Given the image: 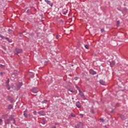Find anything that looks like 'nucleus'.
<instances>
[{
	"label": "nucleus",
	"mask_w": 128,
	"mask_h": 128,
	"mask_svg": "<svg viewBox=\"0 0 128 128\" xmlns=\"http://www.w3.org/2000/svg\"><path fill=\"white\" fill-rule=\"evenodd\" d=\"M22 50L19 48H16L15 50L14 51V54H22Z\"/></svg>",
	"instance_id": "obj_1"
},
{
	"label": "nucleus",
	"mask_w": 128,
	"mask_h": 128,
	"mask_svg": "<svg viewBox=\"0 0 128 128\" xmlns=\"http://www.w3.org/2000/svg\"><path fill=\"white\" fill-rule=\"evenodd\" d=\"M22 82H20L17 84H16V86L14 88V90H18L22 88Z\"/></svg>",
	"instance_id": "obj_2"
},
{
	"label": "nucleus",
	"mask_w": 128,
	"mask_h": 128,
	"mask_svg": "<svg viewBox=\"0 0 128 128\" xmlns=\"http://www.w3.org/2000/svg\"><path fill=\"white\" fill-rule=\"evenodd\" d=\"M75 128H84V122H80L75 125Z\"/></svg>",
	"instance_id": "obj_3"
},
{
	"label": "nucleus",
	"mask_w": 128,
	"mask_h": 128,
	"mask_svg": "<svg viewBox=\"0 0 128 128\" xmlns=\"http://www.w3.org/2000/svg\"><path fill=\"white\" fill-rule=\"evenodd\" d=\"M44 0L45 2H46L47 4H48L49 6H50L52 8V6H54V4L50 1L48 0Z\"/></svg>",
	"instance_id": "obj_4"
},
{
	"label": "nucleus",
	"mask_w": 128,
	"mask_h": 128,
	"mask_svg": "<svg viewBox=\"0 0 128 128\" xmlns=\"http://www.w3.org/2000/svg\"><path fill=\"white\" fill-rule=\"evenodd\" d=\"M32 92L34 94H38V88H33L32 90Z\"/></svg>",
	"instance_id": "obj_5"
},
{
	"label": "nucleus",
	"mask_w": 128,
	"mask_h": 128,
	"mask_svg": "<svg viewBox=\"0 0 128 128\" xmlns=\"http://www.w3.org/2000/svg\"><path fill=\"white\" fill-rule=\"evenodd\" d=\"M76 106L77 108H82V104H80V102L78 101L76 102Z\"/></svg>",
	"instance_id": "obj_6"
},
{
	"label": "nucleus",
	"mask_w": 128,
	"mask_h": 128,
	"mask_svg": "<svg viewBox=\"0 0 128 128\" xmlns=\"http://www.w3.org/2000/svg\"><path fill=\"white\" fill-rule=\"evenodd\" d=\"M8 100L11 102V104H12L14 102V98H12V96H8Z\"/></svg>",
	"instance_id": "obj_7"
},
{
	"label": "nucleus",
	"mask_w": 128,
	"mask_h": 128,
	"mask_svg": "<svg viewBox=\"0 0 128 128\" xmlns=\"http://www.w3.org/2000/svg\"><path fill=\"white\" fill-rule=\"evenodd\" d=\"M80 96L81 98H83V100H86V96H84V94L82 92V93H79Z\"/></svg>",
	"instance_id": "obj_8"
},
{
	"label": "nucleus",
	"mask_w": 128,
	"mask_h": 128,
	"mask_svg": "<svg viewBox=\"0 0 128 128\" xmlns=\"http://www.w3.org/2000/svg\"><path fill=\"white\" fill-rule=\"evenodd\" d=\"M90 74H96V71L92 69H91L90 70Z\"/></svg>",
	"instance_id": "obj_9"
},
{
	"label": "nucleus",
	"mask_w": 128,
	"mask_h": 128,
	"mask_svg": "<svg viewBox=\"0 0 128 128\" xmlns=\"http://www.w3.org/2000/svg\"><path fill=\"white\" fill-rule=\"evenodd\" d=\"M120 118L122 120H124L126 118V116L124 114H121Z\"/></svg>",
	"instance_id": "obj_10"
},
{
	"label": "nucleus",
	"mask_w": 128,
	"mask_h": 128,
	"mask_svg": "<svg viewBox=\"0 0 128 128\" xmlns=\"http://www.w3.org/2000/svg\"><path fill=\"white\" fill-rule=\"evenodd\" d=\"M68 10L66 8H64L63 9V14H68Z\"/></svg>",
	"instance_id": "obj_11"
},
{
	"label": "nucleus",
	"mask_w": 128,
	"mask_h": 128,
	"mask_svg": "<svg viewBox=\"0 0 128 128\" xmlns=\"http://www.w3.org/2000/svg\"><path fill=\"white\" fill-rule=\"evenodd\" d=\"M4 123L6 124H10V121L8 118L5 120Z\"/></svg>",
	"instance_id": "obj_12"
},
{
	"label": "nucleus",
	"mask_w": 128,
	"mask_h": 128,
	"mask_svg": "<svg viewBox=\"0 0 128 128\" xmlns=\"http://www.w3.org/2000/svg\"><path fill=\"white\" fill-rule=\"evenodd\" d=\"M100 84H102V86L106 85V82L104 81V80H100Z\"/></svg>",
	"instance_id": "obj_13"
},
{
	"label": "nucleus",
	"mask_w": 128,
	"mask_h": 128,
	"mask_svg": "<svg viewBox=\"0 0 128 128\" xmlns=\"http://www.w3.org/2000/svg\"><path fill=\"white\" fill-rule=\"evenodd\" d=\"M110 64L111 68H112L114 66V64H115L114 62L112 61L111 62H110Z\"/></svg>",
	"instance_id": "obj_14"
},
{
	"label": "nucleus",
	"mask_w": 128,
	"mask_h": 128,
	"mask_svg": "<svg viewBox=\"0 0 128 128\" xmlns=\"http://www.w3.org/2000/svg\"><path fill=\"white\" fill-rule=\"evenodd\" d=\"M8 119L10 122L11 120H14V116L11 115Z\"/></svg>",
	"instance_id": "obj_15"
},
{
	"label": "nucleus",
	"mask_w": 128,
	"mask_h": 128,
	"mask_svg": "<svg viewBox=\"0 0 128 128\" xmlns=\"http://www.w3.org/2000/svg\"><path fill=\"white\" fill-rule=\"evenodd\" d=\"M24 116H25V118H28V116H29V118H30V114H28V113L26 112H24Z\"/></svg>",
	"instance_id": "obj_16"
},
{
	"label": "nucleus",
	"mask_w": 128,
	"mask_h": 128,
	"mask_svg": "<svg viewBox=\"0 0 128 128\" xmlns=\"http://www.w3.org/2000/svg\"><path fill=\"white\" fill-rule=\"evenodd\" d=\"M8 116V114H4L2 116V118H7Z\"/></svg>",
	"instance_id": "obj_17"
},
{
	"label": "nucleus",
	"mask_w": 128,
	"mask_h": 128,
	"mask_svg": "<svg viewBox=\"0 0 128 128\" xmlns=\"http://www.w3.org/2000/svg\"><path fill=\"white\" fill-rule=\"evenodd\" d=\"M84 45L85 48H86V50H88L90 46H88V44H84Z\"/></svg>",
	"instance_id": "obj_18"
},
{
	"label": "nucleus",
	"mask_w": 128,
	"mask_h": 128,
	"mask_svg": "<svg viewBox=\"0 0 128 128\" xmlns=\"http://www.w3.org/2000/svg\"><path fill=\"white\" fill-rule=\"evenodd\" d=\"M14 106H12V104H9V106H8V110H12V108H13Z\"/></svg>",
	"instance_id": "obj_19"
},
{
	"label": "nucleus",
	"mask_w": 128,
	"mask_h": 128,
	"mask_svg": "<svg viewBox=\"0 0 128 128\" xmlns=\"http://www.w3.org/2000/svg\"><path fill=\"white\" fill-rule=\"evenodd\" d=\"M100 122H104V118H100Z\"/></svg>",
	"instance_id": "obj_20"
},
{
	"label": "nucleus",
	"mask_w": 128,
	"mask_h": 128,
	"mask_svg": "<svg viewBox=\"0 0 128 128\" xmlns=\"http://www.w3.org/2000/svg\"><path fill=\"white\" fill-rule=\"evenodd\" d=\"M0 38H2V40H5L6 37H4V36H3L2 34H0Z\"/></svg>",
	"instance_id": "obj_21"
},
{
	"label": "nucleus",
	"mask_w": 128,
	"mask_h": 128,
	"mask_svg": "<svg viewBox=\"0 0 128 128\" xmlns=\"http://www.w3.org/2000/svg\"><path fill=\"white\" fill-rule=\"evenodd\" d=\"M5 40H7V42H10V38H8L5 37Z\"/></svg>",
	"instance_id": "obj_22"
},
{
	"label": "nucleus",
	"mask_w": 128,
	"mask_h": 128,
	"mask_svg": "<svg viewBox=\"0 0 128 128\" xmlns=\"http://www.w3.org/2000/svg\"><path fill=\"white\" fill-rule=\"evenodd\" d=\"M48 102V100H44V101L42 102V104H46Z\"/></svg>",
	"instance_id": "obj_23"
},
{
	"label": "nucleus",
	"mask_w": 128,
	"mask_h": 128,
	"mask_svg": "<svg viewBox=\"0 0 128 128\" xmlns=\"http://www.w3.org/2000/svg\"><path fill=\"white\" fill-rule=\"evenodd\" d=\"M71 116L72 118H74V116H76V114H74V113H72L71 114Z\"/></svg>",
	"instance_id": "obj_24"
},
{
	"label": "nucleus",
	"mask_w": 128,
	"mask_h": 128,
	"mask_svg": "<svg viewBox=\"0 0 128 128\" xmlns=\"http://www.w3.org/2000/svg\"><path fill=\"white\" fill-rule=\"evenodd\" d=\"M2 48L3 50H6V46H2Z\"/></svg>",
	"instance_id": "obj_25"
},
{
	"label": "nucleus",
	"mask_w": 128,
	"mask_h": 128,
	"mask_svg": "<svg viewBox=\"0 0 128 128\" xmlns=\"http://www.w3.org/2000/svg\"><path fill=\"white\" fill-rule=\"evenodd\" d=\"M8 32H10V34H12V29H8Z\"/></svg>",
	"instance_id": "obj_26"
},
{
	"label": "nucleus",
	"mask_w": 128,
	"mask_h": 128,
	"mask_svg": "<svg viewBox=\"0 0 128 128\" xmlns=\"http://www.w3.org/2000/svg\"><path fill=\"white\" fill-rule=\"evenodd\" d=\"M0 68H4V66L2 64H0Z\"/></svg>",
	"instance_id": "obj_27"
},
{
	"label": "nucleus",
	"mask_w": 128,
	"mask_h": 128,
	"mask_svg": "<svg viewBox=\"0 0 128 128\" xmlns=\"http://www.w3.org/2000/svg\"><path fill=\"white\" fill-rule=\"evenodd\" d=\"M9 82H10V79L8 78V80L6 81V84H9Z\"/></svg>",
	"instance_id": "obj_28"
},
{
	"label": "nucleus",
	"mask_w": 128,
	"mask_h": 128,
	"mask_svg": "<svg viewBox=\"0 0 128 128\" xmlns=\"http://www.w3.org/2000/svg\"><path fill=\"white\" fill-rule=\"evenodd\" d=\"M76 88L77 90H80V87H78V85L76 86Z\"/></svg>",
	"instance_id": "obj_29"
},
{
	"label": "nucleus",
	"mask_w": 128,
	"mask_h": 128,
	"mask_svg": "<svg viewBox=\"0 0 128 128\" xmlns=\"http://www.w3.org/2000/svg\"><path fill=\"white\" fill-rule=\"evenodd\" d=\"M104 32V28H102L101 29V32Z\"/></svg>",
	"instance_id": "obj_30"
},
{
	"label": "nucleus",
	"mask_w": 128,
	"mask_h": 128,
	"mask_svg": "<svg viewBox=\"0 0 128 128\" xmlns=\"http://www.w3.org/2000/svg\"><path fill=\"white\" fill-rule=\"evenodd\" d=\"M6 88L8 90H10V86L6 87Z\"/></svg>",
	"instance_id": "obj_31"
},
{
	"label": "nucleus",
	"mask_w": 128,
	"mask_h": 128,
	"mask_svg": "<svg viewBox=\"0 0 128 128\" xmlns=\"http://www.w3.org/2000/svg\"><path fill=\"white\" fill-rule=\"evenodd\" d=\"M78 92H79V94H82V90H80V89L78 90Z\"/></svg>",
	"instance_id": "obj_32"
},
{
	"label": "nucleus",
	"mask_w": 128,
	"mask_h": 128,
	"mask_svg": "<svg viewBox=\"0 0 128 128\" xmlns=\"http://www.w3.org/2000/svg\"><path fill=\"white\" fill-rule=\"evenodd\" d=\"M119 24H120V21H117V26H118Z\"/></svg>",
	"instance_id": "obj_33"
},
{
	"label": "nucleus",
	"mask_w": 128,
	"mask_h": 128,
	"mask_svg": "<svg viewBox=\"0 0 128 128\" xmlns=\"http://www.w3.org/2000/svg\"><path fill=\"white\" fill-rule=\"evenodd\" d=\"M74 80H78V77H75V78H74Z\"/></svg>",
	"instance_id": "obj_34"
},
{
	"label": "nucleus",
	"mask_w": 128,
	"mask_h": 128,
	"mask_svg": "<svg viewBox=\"0 0 128 128\" xmlns=\"http://www.w3.org/2000/svg\"><path fill=\"white\" fill-rule=\"evenodd\" d=\"M13 120H14V122H13L14 124H16V120L14 119Z\"/></svg>",
	"instance_id": "obj_35"
},
{
	"label": "nucleus",
	"mask_w": 128,
	"mask_h": 128,
	"mask_svg": "<svg viewBox=\"0 0 128 128\" xmlns=\"http://www.w3.org/2000/svg\"><path fill=\"white\" fill-rule=\"evenodd\" d=\"M68 90L70 92H74V91L70 89H69Z\"/></svg>",
	"instance_id": "obj_36"
},
{
	"label": "nucleus",
	"mask_w": 128,
	"mask_h": 128,
	"mask_svg": "<svg viewBox=\"0 0 128 128\" xmlns=\"http://www.w3.org/2000/svg\"><path fill=\"white\" fill-rule=\"evenodd\" d=\"M80 116H81V118H82L84 116V114H80Z\"/></svg>",
	"instance_id": "obj_37"
},
{
	"label": "nucleus",
	"mask_w": 128,
	"mask_h": 128,
	"mask_svg": "<svg viewBox=\"0 0 128 128\" xmlns=\"http://www.w3.org/2000/svg\"><path fill=\"white\" fill-rule=\"evenodd\" d=\"M116 106H120V104L117 103V104H116Z\"/></svg>",
	"instance_id": "obj_38"
},
{
	"label": "nucleus",
	"mask_w": 128,
	"mask_h": 128,
	"mask_svg": "<svg viewBox=\"0 0 128 128\" xmlns=\"http://www.w3.org/2000/svg\"><path fill=\"white\" fill-rule=\"evenodd\" d=\"M8 86H10V85L8 84H6V87L8 88Z\"/></svg>",
	"instance_id": "obj_39"
},
{
	"label": "nucleus",
	"mask_w": 128,
	"mask_h": 128,
	"mask_svg": "<svg viewBox=\"0 0 128 128\" xmlns=\"http://www.w3.org/2000/svg\"><path fill=\"white\" fill-rule=\"evenodd\" d=\"M2 120L0 119V124H2Z\"/></svg>",
	"instance_id": "obj_40"
},
{
	"label": "nucleus",
	"mask_w": 128,
	"mask_h": 128,
	"mask_svg": "<svg viewBox=\"0 0 128 128\" xmlns=\"http://www.w3.org/2000/svg\"><path fill=\"white\" fill-rule=\"evenodd\" d=\"M56 40H58V36L56 35Z\"/></svg>",
	"instance_id": "obj_41"
},
{
	"label": "nucleus",
	"mask_w": 128,
	"mask_h": 128,
	"mask_svg": "<svg viewBox=\"0 0 128 128\" xmlns=\"http://www.w3.org/2000/svg\"><path fill=\"white\" fill-rule=\"evenodd\" d=\"M31 74H32V77L34 76V73H31Z\"/></svg>",
	"instance_id": "obj_42"
},
{
	"label": "nucleus",
	"mask_w": 128,
	"mask_h": 128,
	"mask_svg": "<svg viewBox=\"0 0 128 128\" xmlns=\"http://www.w3.org/2000/svg\"><path fill=\"white\" fill-rule=\"evenodd\" d=\"M114 112V109H112V110L111 111V112Z\"/></svg>",
	"instance_id": "obj_43"
},
{
	"label": "nucleus",
	"mask_w": 128,
	"mask_h": 128,
	"mask_svg": "<svg viewBox=\"0 0 128 128\" xmlns=\"http://www.w3.org/2000/svg\"><path fill=\"white\" fill-rule=\"evenodd\" d=\"M38 114H44V113H42V112H38Z\"/></svg>",
	"instance_id": "obj_44"
},
{
	"label": "nucleus",
	"mask_w": 128,
	"mask_h": 128,
	"mask_svg": "<svg viewBox=\"0 0 128 128\" xmlns=\"http://www.w3.org/2000/svg\"><path fill=\"white\" fill-rule=\"evenodd\" d=\"M2 74H3L2 72H0V74L1 76H2Z\"/></svg>",
	"instance_id": "obj_45"
},
{
	"label": "nucleus",
	"mask_w": 128,
	"mask_h": 128,
	"mask_svg": "<svg viewBox=\"0 0 128 128\" xmlns=\"http://www.w3.org/2000/svg\"><path fill=\"white\" fill-rule=\"evenodd\" d=\"M34 116H36V112H34Z\"/></svg>",
	"instance_id": "obj_46"
},
{
	"label": "nucleus",
	"mask_w": 128,
	"mask_h": 128,
	"mask_svg": "<svg viewBox=\"0 0 128 128\" xmlns=\"http://www.w3.org/2000/svg\"><path fill=\"white\" fill-rule=\"evenodd\" d=\"M84 44V42H80V44Z\"/></svg>",
	"instance_id": "obj_47"
},
{
	"label": "nucleus",
	"mask_w": 128,
	"mask_h": 128,
	"mask_svg": "<svg viewBox=\"0 0 128 128\" xmlns=\"http://www.w3.org/2000/svg\"><path fill=\"white\" fill-rule=\"evenodd\" d=\"M2 54H6V52H4V51H2Z\"/></svg>",
	"instance_id": "obj_48"
},
{
	"label": "nucleus",
	"mask_w": 128,
	"mask_h": 128,
	"mask_svg": "<svg viewBox=\"0 0 128 128\" xmlns=\"http://www.w3.org/2000/svg\"><path fill=\"white\" fill-rule=\"evenodd\" d=\"M61 22H64V21L62 20H60Z\"/></svg>",
	"instance_id": "obj_49"
},
{
	"label": "nucleus",
	"mask_w": 128,
	"mask_h": 128,
	"mask_svg": "<svg viewBox=\"0 0 128 128\" xmlns=\"http://www.w3.org/2000/svg\"><path fill=\"white\" fill-rule=\"evenodd\" d=\"M20 36H22V34H20Z\"/></svg>",
	"instance_id": "obj_50"
},
{
	"label": "nucleus",
	"mask_w": 128,
	"mask_h": 128,
	"mask_svg": "<svg viewBox=\"0 0 128 128\" xmlns=\"http://www.w3.org/2000/svg\"><path fill=\"white\" fill-rule=\"evenodd\" d=\"M24 112H26V110H25V111Z\"/></svg>",
	"instance_id": "obj_51"
},
{
	"label": "nucleus",
	"mask_w": 128,
	"mask_h": 128,
	"mask_svg": "<svg viewBox=\"0 0 128 128\" xmlns=\"http://www.w3.org/2000/svg\"><path fill=\"white\" fill-rule=\"evenodd\" d=\"M34 112H36V111H34Z\"/></svg>",
	"instance_id": "obj_52"
},
{
	"label": "nucleus",
	"mask_w": 128,
	"mask_h": 128,
	"mask_svg": "<svg viewBox=\"0 0 128 128\" xmlns=\"http://www.w3.org/2000/svg\"><path fill=\"white\" fill-rule=\"evenodd\" d=\"M42 124H44V122L42 123Z\"/></svg>",
	"instance_id": "obj_53"
},
{
	"label": "nucleus",
	"mask_w": 128,
	"mask_h": 128,
	"mask_svg": "<svg viewBox=\"0 0 128 128\" xmlns=\"http://www.w3.org/2000/svg\"><path fill=\"white\" fill-rule=\"evenodd\" d=\"M72 66H74V65H72Z\"/></svg>",
	"instance_id": "obj_54"
},
{
	"label": "nucleus",
	"mask_w": 128,
	"mask_h": 128,
	"mask_svg": "<svg viewBox=\"0 0 128 128\" xmlns=\"http://www.w3.org/2000/svg\"><path fill=\"white\" fill-rule=\"evenodd\" d=\"M27 12H28V10Z\"/></svg>",
	"instance_id": "obj_55"
}]
</instances>
